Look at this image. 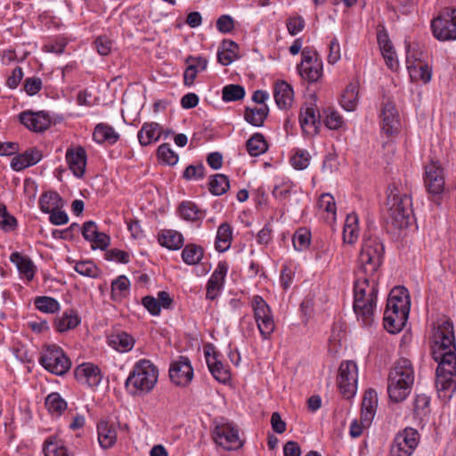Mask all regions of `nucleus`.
Listing matches in <instances>:
<instances>
[{
    "mask_svg": "<svg viewBox=\"0 0 456 456\" xmlns=\"http://www.w3.org/2000/svg\"><path fill=\"white\" fill-rule=\"evenodd\" d=\"M16 226V218L8 213L5 205L0 204V228L5 232H10L14 230Z\"/></svg>",
    "mask_w": 456,
    "mask_h": 456,
    "instance_id": "obj_56",
    "label": "nucleus"
},
{
    "mask_svg": "<svg viewBox=\"0 0 456 456\" xmlns=\"http://www.w3.org/2000/svg\"><path fill=\"white\" fill-rule=\"evenodd\" d=\"M228 266L226 263L220 262L216 269L212 273L207 284V298L214 300L217 297L221 290L224 278L226 276Z\"/></svg>",
    "mask_w": 456,
    "mask_h": 456,
    "instance_id": "obj_20",
    "label": "nucleus"
},
{
    "mask_svg": "<svg viewBox=\"0 0 456 456\" xmlns=\"http://www.w3.org/2000/svg\"><path fill=\"white\" fill-rule=\"evenodd\" d=\"M357 365L353 361L341 362L338 369V387L343 397L352 398L357 390Z\"/></svg>",
    "mask_w": 456,
    "mask_h": 456,
    "instance_id": "obj_10",
    "label": "nucleus"
},
{
    "mask_svg": "<svg viewBox=\"0 0 456 456\" xmlns=\"http://www.w3.org/2000/svg\"><path fill=\"white\" fill-rule=\"evenodd\" d=\"M180 216L190 222L201 221L206 216V210L200 208L192 201H183L178 208Z\"/></svg>",
    "mask_w": 456,
    "mask_h": 456,
    "instance_id": "obj_28",
    "label": "nucleus"
},
{
    "mask_svg": "<svg viewBox=\"0 0 456 456\" xmlns=\"http://www.w3.org/2000/svg\"><path fill=\"white\" fill-rule=\"evenodd\" d=\"M378 275L360 273L354 286V311L357 320L365 327L374 323L378 295Z\"/></svg>",
    "mask_w": 456,
    "mask_h": 456,
    "instance_id": "obj_2",
    "label": "nucleus"
},
{
    "mask_svg": "<svg viewBox=\"0 0 456 456\" xmlns=\"http://www.w3.org/2000/svg\"><path fill=\"white\" fill-rule=\"evenodd\" d=\"M205 358L213 377L221 383H226L231 379V373L227 367H225L220 360H218L216 354L210 353V347L204 349Z\"/></svg>",
    "mask_w": 456,
    "mask_h": 456,
    "instance_id": "obj_18",
    "label": "nucleus"
},
{
    "mask_svg": "<svg viewBox=\"0 0 456 456\" xmlns=\"http://www.w3.org/2000/svg\"><path fill=\"white\" fill-rule=\"evenodd\" d=\"M414 379V370L411 361L407 358L397 360L387 379L389 399L395 403L404 401L411 391Z\"/></svg>",
    "mask_w": 456,
    "mask_h": 456,
    "instance_id": "obj_3",
    "label": "nucleus"
},
{
    "mask_svg": "<svg viewBox=\"0 0 456 456\" xmlns=\"http://www.w3.org/2000/svg\"><path fill=\"white\" fill-rule=\"evenodd\" d=\"M212 436L217 445L227 451L237 450L243 445L236 426L224 419L215 421Z\"/></svg>",
    "mask_w": 456,
    "mask_h": 456,
    "instance_id": "obj_8",
    "label": "nucleus"
},
{
    "mask_svg": "<svg viewBox=\"0 0 456 456\" xmlns=\"http://www.w3.org/2000/svg\"><path fill=\"white\" fill-rule=\"evenodd\" d=\"M245 89L240 85L231 84L225 86L222 90V99L224 102H235L243 99Z\"/></svg>",
    "mask_w": 456,
    "mask_h": 456,
    "instance_id": "obj_48",
    "label": "nucleus"
},
{
    "mask_svg": "<svg viewBox=\"0 0 456 456\" xmlns=\"http://www.w3.org/2000/svg\"><path fill=\"white\" fill-rule=\"evenodd\" d=\"M405 48L407 68L409 64L416 65L424 62L422 60L423 51L418 43H411L405 40Z\"/></svg>",
    "mask_w": 456,
    "mask_h": 456,
    "instance_id": "obj_47",
    "label": "nucleus"
},
{
    "mask_svg": "<svg viewBox=\"0 0 456 456\" xmlns=\"http://www.w3.org/2000/svg\"><path fill=\"white\" fill-rule=\"evenodd\" d=\"M430 398L426 395H418L414 402V415L416 418L422 419L429 414Z\"/></svg>",
    "mask_w": 456,
    "mask_h": 456,
    "instance_id": "obj_51",
    "label": "nucleus"
},
{
    "mask_svg": "<svg viewBox=\"0 0 456 456\" xmlns=\"http://www.w3.org/2000/svg\"><path fill=\"white\" fill-rule=\"evenodd\" d=\"M319 215L330 224L336 221L337 208L333 196L330 193H322L317 201Z\"/></svg>",
    "mask_w": 456,
    "mask_h": 456,
    "instance_id": "obj_24",
    "label": "nucleus"
},
{
    "mask_svg": "<svg viewBox=\"0 0 456 456\" xmlns=\"http://www.w3.org/2000/svg\"><path fill=\"white\" fill-rule=\"evenodd\" d=\"M45 406L49 412L61 415L67 408V403L58 393H51L45 398Z\"/></svg>",
    "mask_w": 456,
    "mask_h": 456,
    "instance_id": "obj_44",
    "label": "nucleus"
},
{
    "mask_svg": "<svg viewBox=\"0 0 456 456\" xmlns=\"http://www.w3.org/2000/svg\"><path fill=\"white\" fill-rule=\"evenodd\" d=\"M384 257V246L379 238L370 236L363 241L359 256V273L374 276L382 265Z\"/></svg>",
    "mask_w": 456,
    "mask_h": 456,
    "instance_id": "obj_5",
    "label": "nucleus"
},
{
    "mask_svg": "<svg viewBox=\"0 0 456 456\" xmlns=\"http://www.w3.org/2000/svg\"><path fill=\"white\" fill-rule=\"evenodd\" d=\"M204 171L205 167L202 164L190 165L185 168L183 176L186 180H199L204 177Z\"/></svg>",
    "mask_w": 456,
    "mask_h": 456,
    "instance_id": "obj_59",
    "label": "nucleus"
},
{
    "mask_svg": "<svg viewBox=\"0 0 456 456\" xmlns=\"http://www.w3.org/2000/svg\"><path fill=\"white\" fill-rule=\"evenodd\" d=\"M161 127L156 122L144 123L138 132V140L141 145L146 146L156 142L161 135Z\"/></svg>",
    "mask_w": 456,
    "mask_h": 456,
    "instance_id": "obj_27",
    "label": "nucleus"
},
{
    "mask_svg": "<svg viewBox=\"0 0 456 456\" xmlns=\"http://www.w3.org/2000/svg\"><path fill=\"white\" fill-rule=\"evenodd\" d=\"M10 260L16 265L19 272L25 275L28 281L34 278L35 265L28 256H24L19 252H13L10 256Z\"/></svg>",
    "mask_w": 456,
    "mask_h": 456,
    "instance_id": "obj_33",
    "label": "nucleus"
},
{
    "mask_svg": "<svg viewBox=\"0 0 456 456\" xmlns=\"http://www.w3.org/2000/svg\"><path fill=\"white\" fill-rule=\"evenodd\" d=\"M20 122L33 132H43L51 125L50 117L44 111H23L19 115Z\"/></svg>",
    "mask_w": 456,
    "mask_h": 456,
    "instance_id": "obj_15",
    "label": "nucleus"
},
{
    "mask_svg": "<svg viewBox=\"0 0 456 456\" xmlns=\"http://www.w3.org/2000/svg\"><path fill=\"white\" fill-rule=\"evenodd\" d=\"M204 256V249L202 247L190 243L187 244L182 251V258L183 262L189 265H198Z\"/></svg>",
    "mask_w": 456,
    "mask_h": 456,
    "instance_id": "obj_37",
    "label": "nucleus"
},
{
    "mask_svg": "<svg viewBox=\"0 0 456 456\" xmlns=\"http://www.w3.org/2000/svg\"><path fill=\"white\" fill-rule=\"evenodd\" d=\"M456 28V8H444L431 21V28Z\"/></svg>",
    "mask_w": 456,
    "mask_h": 456,
    "instance_id": "obj_30",
    "label": "nucleus"
},
{
    "mask_svg": "<svg viewBox=\"0 0 456 456\" xmlns=\"http://www.w3.org/2000/svg\"><path fill=\"white\" fill-rule=\"evenodd\" d=\"M80 322L77 314L73 311L64 312L61 316L55 321V328L59 332L75 329Z\"/></svg>",
    "mask_w": 456,
    "mask_h": 456,
    "instance_id": "obj_39",
    "label": "nucleus"
},
{
    "mask_svg": "<svg viewBox=\"0 0 456 456\" xmlns=\"http://www.w3.org/2000/svg\"><path fill=\"white\" fill-rule=\"evenodd\" d=\"M75 377L79 382L87 384L91 387L98 386L102 380L100 369L91 362L80 364L75 370Z\"/></svg>",
    "mask_w": 456,
    "mask_h": 456,
    "instance_id": "obj_19",
    "label": "nucleus"
},
{
    "mask_svg": "<svg viewBox=\"0 0 456 456\" xmlns=\"http://www.w3.org/2000/svg\"><path fill=\"white\" fill-rule=\"evenodd\" d=\"M130 281L125 275H120L111 282V297L118 301L129 292Z\"/></svg>",
    "mask_w": 456,
    "mask_h": 456,
    "instance_id": "obj_42",
    "label": "nucleus"
},
{
    "mask_svg": "<svg viewBox=\"0 0 456 456\" xmlns=\"http://www.w3.org/2000/svg\"><path fill=\"white\" fill-rule=\"evenodd\" d=\"M268 114L269 108L266 104L260 107H246L244 118L248 124L256 127H261L264 126Z\"/></svg>",
    "mask_w": 456,
    "mask_h": 456,
    "instance_id": "obj_26",
    "label": "nucleus"
},
{
    "mask_svg": "<svg viewBox=\"0 0 456 456\" xmlns=\"http://www.w3.org/2000/svg\"><path fill=\"white\" fill-rule=\"evenodd\" d=\"M408 70L411 78L419 79L424 83L429 82L432 77L431 69L425 62L416 65L409 64Z\"/></svg>",
    "mask_w": 456,
    "mask_h": 456,
    "instance_id": "obj_46",
    "label": "nucleus"
},
{
    "mask_svg": "<svg viewBox=\"0 0 456 456\" xmlns=\"http://www.w3.org/2000/svg\"><path fill=\"white\" fill-rule=\"evenodd\" d=\"M39 363L49 372L62 376L71 367V362L56 345L46 346L39 357Z\"/></svg>",
    "mask_w": 456,
    "mask_h": 456,
    "instance_id": "obj_7",
    "label": "nucleus"
},
{
    "mask_svg": "<svg viewBox=\"0 0 456 456\" xmlns=\"http://www.w3.org/2000/svg\"><path fill=\"white\" fill-rule=\"evenodd\" d=\"M396 291H391L387 299L386 310H399L405 309L410 311V297H403V299H398L395 297Z\"/></svg>",
    "mask_w": 456,
    "mask_h": 456,
    "instance_id": "obj_53",
    "label": "nucleus"
},
{
    "mask_svg": "<svg viewBox=\"0 0 456 456\" xmlns=\"http://www.w3.org/2000/svg\"><path fill=\"white\" fill-rule=\"evenodd\" d=\"M247 151L250 156L257 157L267 150V142L260 133L254 134L246 143Z\"/></svg>",
    "mask_w": 456,
    "mask_h": 456,
    "instance_id": "obj_40",
    "label": "nucleus"
},
{
    "mask_svg": "<svg viewBox=\"0 0 456 456\" xmlns=\"http://www.w3.org/2000/svg\"><path fill=\"white\" fill-rule=\"evenodd\" d=\"M75 270L79 274L86 277L95 278L98 275V269L92 261H81L77 263Z\"/></svg>",
    "mask_w": 456,
    "mask_h": 456,
    "instance_id": "obj_57",
    "label": "nucleus"
},
{
    "mask_svg": "<svg viewBox=\"0 0 456 456\" xmlns=\"http://www.w3.org/2000/svg\"><path fill=\"white\" fill-rule=\"evenodd\" d=\"M158 376V369L151 361L140 360L129 374L126 386L132 387L134 389L133 392L134 394L137 392L148 393L155 387Z\"/></svg>",
    "mask_w": 456,
    "mask_h": 456,
    "instance_id": "obj_6",
    "label": "nucleus"
},
{
    "mask_svg": "<svg viewBox=\"0 0 456 456\" xmlns=\"http://www.w3.org/2000/svg\"><path fill=\"white\" fill-rule=\"evenodd\" d=\"M321 114H315V110L314 108H306L305 112L300 114L299 122L303 129H305L307 126L316 127V124L320 122Z\"/></svg>",
    "mask_w": 456,
    "mask_h": 456,
    "instance_id": "obj_55",
    "label": "nucleus"
},
{
    "mask_svg": "<svg viewBox=\"0 0 456 456\" xmlns=\"http://www.w3.org/2000/svg\"><path fill=\"white\" fill-rule=\"evenodd\" d=\"M273 98L276 105L281 109H285V80H277L273 88Z\"/></svg>",
    "mask_w": 456,
    "mask_h": 456,
    "instance_id": "obj_58",
    "label": "nucleus"
},
{
    "mask_svg": "<svg viewBox=\"0 0 456 456\" xmlns=\"http://www.w3.org/2000/svg\"><path fill=\"white\" fill-rule=\"evenodd\" d=\"M311 233L306 228H299L292 237V244L296 250L302 251L310 245Z\"/></svg>",
    "mask_w": 456,
    "mask_h": 456,
    "instance_id": "obj_49",
    "label": "nucleus"
},
{
    "mask_svg": "<svg viewBox=\"0 0 456 456\" xmlns=\"http://www.w3.org/2000/svg\"><path fill=\"white\" fill-rule=\"evenodd\" d=\"M95 47L99 54L105 56L108 55L112 48V41L106 36L98 37L94 42Z\"/></svg>",
    "mask_w": 456,
    "mask_h": 456,
    "instance_id": "obj_60",
    "label": "nucleus"
},
{
    "mask_svg": "<svg viewBox=\"0 0 456 456\" xmlns=\"http://www.w3.org/2000/svg\"><path fill=\"white\" fill-rule=\"evenodd\" d=\"M110 240V239L106 233L98 232L95 237H94L90 241L92 242L93 248H98L105 249L109 246Z\"/></svg>",
    "mask_w": 456,
    "mask_h": 456,
    "instance_id": "obj_64",
    "label": "nucleus"
},
{
    "mask_svg": "<svg viewBox=\"0 0 456 456\" xmlns=\"http://www.w3.org/2000/svg\"><path fill=\"white\" fill-rule=\"evenodd\" d=\"M378 406V395L373 389H369L364 393L362 402V422L363 425H370L375 416Z\"/></svg>",
    "mask_w": 456,
    "mask_h": 456,
    "instance_id": "obj_23",
    "label": "nucleus"
},
{
    "mask_svg": "<svg viewBox=\"0 0 456 456\" xmlns=\"http://www.w3.org/2000/svg\"><path fill=\"white\" fill-rule=\"evenodd\" d=\"M142 303L143 306L152 314L159 315L160 313V305L157 298L151 296L142 297Z\"/></svg>",
    "mask_w": 456,
    "mask_h": 456,
    "instance_id": "obj_61",
    "label": "nucleus"
},
{
    "mask_svg": "<svg viewBox=\"0 0 456 456\" xmlns=\"http://www.w3.org/2000/svg\"><path fill=\"white\" fill-rule=\"evenodd\" d=\"M382 129L387 134L397 132L400 126L399 115L395 105L391 101L383 103L381 112Z\"/></svg>",
    "mask_w": 456,
    "mask_h": 456,
    "instance_id": "obj_17",
    "label": "nucleus"
},
{
    "mask_svg": "<svg viewBox=\"0 0 456 456\" xmlns=\"http://www.w3.org/2000/svg\"><path fill=\"white\" fill-rule=\"evenodd\" d=\"M44 453L45 456H74L62 441L56 437H49L44 445Z\"/></svg>",
    "mask_w": 456,
    "mask_h": 456,
    "instance_id": "obj_35",
    "label": "nucleus"
},
{
    "mask_svg": "<svg viewBox=\"0 0 456 456\" xmlns=\"http://www.w3.org/2000/svg\"><path fill=\"white\" fill-rule=\"evenodd\" d=\"M93 137L98 143L109 142L113 144L118 140L119 134L112 126L106 124H98L94 128Z\"/></svg>",
    "mask_w": 456,
    "mask_h": 456,
    "instance_id": "obj_31",
    "label": "nucleus"
},
{
    "mask_svg": "<svg viewBox=\"0 0 456 456\" xmlns=\"http://www.w3.org/2000/svg\"><path fill=\"white\" fill-rule=\"evenodd\" d=\"M66 160L70 170L77 177H82L86 166V153L83 147L76 150L69 149L66 153Z\"/></svg>",
    "mask_w": 456,
    "mask_h": 456,
    "instance_id": "obj_22",
    "label": "nucleus"
},
{
    "mask_svg": "<svg viewBox=\"0 0 456 456\" xmlns=\"http://www.w3.org/2000/svg\"><path fill=\"white\" fill-rule=\"evenodd\" d=\"M377 40L387 68L396 70L399 67L396 52L387 30H379L377 34Z\"/></svg>",
    "mask_w": 456,
    "mask_h": 456,
    "instance_id": "obj_16",
    "label": "nucleus"
},
{
    "mask_svg": "<svg viewBox=\"0 0 456 456\" xmlns=\"http://www.w3.org/2000/svg\"><path fill=\"white\" fill-rule=\"evenodd\" d=\"M34 303L39 311L47 314H53L60 308L59 302L50 297H37Z\"/></svg>",
    "mask_w": 456,
    "mask_h": 456,
    "instance_id": "obj_50",
    "label": "nucleus"
},
{
    "mask_svg": "<svg viewBox=\"0 0 456 456\" xmlns=\"http://www.w3.org/2000/svg\"><path fill=\"white\" fill-rule=\"evenodd\" d=\"M359 235L358 217L354 213L348 214L343 230V240L346 243L353 244Z\"/></svg>",
    "mask_w": 456,
    "mask_h": 456,
    "instance_id": "obj_34",
    "label": "nucleus"
},
{
    "mask_svg": "<svg viewBox=\"0 0 456 456\" xmlns=\"http://www.w3.org/2000/svg\"><path fill=\"white\" fill-rule=\"evenodd\" d=\"M425 185L428 191L433 195L443 192L444 188V178L443 168L438 162L432 160L425 167Z\"/></svg>",
    "mask_w": 456,
    "mask_h": 456,
    "instance_id": "obj_14",
    "label": "nucleus"
},
{
    "mask_svg": "<svg viewBox=\"0 0 456 456\" xmlns=\"http://www.w3.org/2000/svg\"><path fill=\"white\" fill-rule=\"evenodd\" d=\"M159 159L167 165L173 166L178 161V155L171 149L168 143L161 144L157 151Z\"/></svg>",
    "mask_w": 456,
    "mask_h": 456,
    "instance_id": "obj_54",
    "label": "nucleus"
},
{
    "mask_svg": "<svg viewBox=\"0 0 456 456\" xmlns=\"http://www.w3.org/2000/svg\"><path fill=\"white\" fill-rule=\"evenodd\" d=\"M388 216L392 224L397 229L406 228L412 216V201L410 194L403 191L395 184L387 189L386 202Z\"/></svg>",
    "mask_w": 456,
    "mask_h": 456,
    "instance_id": "obj_4",
    "label": "nucleus"
},
{
    "mask_svg": "<svg viewBox=\"0 0 456 456\" xmlns=\"http://www.w3.org/2000/svg\"><path fill=\"white\" fill-rule=\"evenodd\" d=\"M232 231L231 225L227 223L222 224L216 232V248L219 252L227 250L232 243Z\"/></svg>",
    "mask_w": 456,
    "mask_h": 456,
    "instance_id": "obj_36",
    "label": "nucleus"
},
{
    "mask_svg": "<svg viewBox=\"0 0 456 456\" xmlns=\"http://www.w3.org/2000/svg\"><path fill=\"white\" fill-rule=\"evenodd\" d=\"M431 350L438 363L436 386L439 393H448L452 397L456 391V342L452 322L439 319L433 327Z\"/></svg>",
    "mask_w": 456,
    "mask_h": 456,
    "instance_id": "obj_1",
    "label": "nucleus"
},
{
    "mask_svg": "<svg viewBox=\"0 0 456 456\" xmlns=\"http://www.w3.org/2000/svg\"><path fill=\"white\" fill-rule=\"evenodd\" d=\"M134 338L126 332L112 334L110 338V345L119 352H127L134 346Z\"/></svg>",
    "mask_w": 456,
    "mask_h": 456,
    "instance_id": "obj_41",
    "label": "nucleus"
},
{
    "mask_svg": "<svg viewBox=\"0 0 456 456\" xmlns=\"http://www.w3.org/2000/svg\"><path fill=\"white\" fill-rule=\"evenodd\" d=\"M359 86L357 82L350 83L344 90L340 103L343 109L347 111H354L359 102Z\"/></svg>",
    "mask_w": 456,
    "mask_h": 456,
    "instance_id": "obj_29",
    "label": "nucleus"
},
{
    "mask_svg": "<svg viewBox=\"0 0 456 456\" xmlns=\"http://www.w3.org/2000/svg\"><path fill=\"white\" fill-rule=\"evenodd\" d=\"M98 441L103 449L112 447L117 440V432L107 421L101 420L97 425Z\"/></svg>",
    "mask_w": 456,
    "mask_h": 456,
    "instance_id": "obj_25",
    "label": "nucleus"
},
{
    "mask_svg": "<svg viewBox=\"0 0 456 456\" xmlns=\"http://www.w3.org/2000/svg\"><path fill=\"white\" fill-rule=\"evenodd\" d=\"M230 188L229 179L225 175L216 174L210 177L209 191L216 196L224 194Z\"/></svg>",
    "mask_w": 456,
    "mask_h": 456,
    "instance_id": "obj_43",
    "label": "nucleus"
},
{
    "mask_svg": "<svg viewBox=\"0 0 456 456\" xmlns=\"http://www.w3.org/2000/svg\"><path fill=\"white\" fill-rule=\"evenodd\" d=\"M169 377L171 381L177 386L185 387L191 383L193 379V369L190 360L185 356H179L177 360L172 362Z\"/></svg>",
    "mask_w": 456,
    "mask_h": 456,
    "instance_id": "obj_13",
    "label": "nucleus"
},
{
    "mask_svg": "<svg viewBox=\"0 0 456 456\" xmlns=\"http://www.w3.org/2000/svg\"><path fill=\"white\" fill-rule=\"evenodd\" d=\"M98 228L94 221H87L82 227V234L85 240L90 241L98 233Z\"/></svg>",
    "mask_w": 456,
    "mask_h": 456,
    "instance_id": "obj_63",
    "label": "nucleus"
},
{
    "mask_svg": "<svg viewBox=\"0 0 456 456\" xmlns=\"http://www.w3.org/2000/svg\"><path fill=\"white\" fill-rule=\"evenodd\" d=\"M159 240L162 246L169 249H179L183 244V235L174 230H164Z\"/></svg>",
    "mask_w": 456,
    "mask_h": 456,
    "instance_id": "obj_38",
    "label": "nucleus"
},
{
    "mask_svg": "<svg viewBox=\"0 0 456 456\" xmlns=\"http://www.w3.org/2000/svg\"><path fill=\"white\" fill-rule=\"evenodd\" d=\"M409 312L405 309L399 310H385L384 313V327L390 333L399 332L406 324Z\"/></svg>",
    "mask_w": 456,
    "mask_h": 456,
    "instance_id": "obj_21",
    "label": "nucleus"
},
{
    "mask_svg": "<svg viewBox=\"0 0 456 456\" xmlns=\"http://www.w3.org/2000/svg\"><path fill=\"white\" fill-rule=\"evenodd\" d=\"M322 113L324 115V124L328 128L338 129L341 127L343 118L338 111L331 108H327L322 110Z\"/></svg>",
    "mask_w": 456,
    "mask_h": 456,
    "instance_id": "obj_52",
    "label": "nucleus"
},
{
    "mask_svg": "<svg viewBox=\"0 0 456 456\" xmlns=\"http://www.w3.org/2000/svg\"><path fill=\"white\" fill-rule=\"evenodd\" d=\"M252 308L259 332L264 338H267L274 330V322L271 315V310L265 301L259 296L253 297Z\"/></svg>",
    "mask_w": 456,
    "mask_h": 456,
    "instance_id": "obj_12",
    "label": "nucleus"
},
{
    "mask_svg": "<svg viewBox=\"0 0 456 456\" xmlns=\"http://www.w3.org/2000/svg\"><path fill=\"white\" fill-rule=\"evenodd\" d=\"M297 69L304 79L310 83L317 82L322 77V61L315 52L305 47L302 51L301 61L297 64Z\"/></svg>",
    "mask_w": 456,
    "mask_h": 456,
    "instance_id": "obj_9",
    "label": "nucleus"
},
{
    "mask_svg": "<svg viewBox=\"0 0 456 456\" xmlns=\"http://www.w3.org/2000/svg\"><path fill=\"white\" fill-rule=\"evenodd\" d=\"M310 159L311 156L307 151L296 149L292 151L289 163L296 170H304L309 166Z\"/></svg>",
    "mask_w": 456,
    "mask_h": 456,
    "instance_id": "obj_45",
    "label": "nucleus"
},
{
    "mask_svg": "<svg viewBox=\"0 0 456 456\" xmlns=\"http://www.w3.org/2000/svg\"><path fill=\"white\" fill-rule=\"evenodd\" d=\"M419 443V432L406 428L396 434L390 449L391 456H411Z\"/></svg>",
    "mask_w": 456,
    "mask_h": 456,
    "instance_id": "obj_11",
    "label": "nucleus"
},
{
    "mask_svg": "<svg viewBox=\"0 0 456 456\" xmlns=\"http://www.w3.org/2000/svg\"><path fill=\"white\" fill-rule=\"evenodd\" d=\"M42 88V80L39 77H29L25 80L24 89L29 95L37 94Z\"/></svg>",
    "mask_w": 456,
    "mask_h": 456,
    "instance_id": "obj_62",
    "label": "nucleus"
},
{
    "mask_svg": "<svg viewBox=\"0 0 456 456\" xmlns=\"http://www.w3.org/2000/svg\"><path fill=\"white\" fill-rule=\"evenodd\" d=\"M63 207L61 196L55 191H46L39 199V208L44 213H51Z\"/></svg>",
    "mask_w": 456,
    "mask_h": 456,
    "instance_id": "obj_32",
    "label": "nucleus"
}]
</instances>
